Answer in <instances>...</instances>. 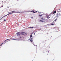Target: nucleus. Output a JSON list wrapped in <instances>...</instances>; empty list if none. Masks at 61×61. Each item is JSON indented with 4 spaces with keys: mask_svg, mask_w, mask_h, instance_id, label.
<instances>
[{
    "mask_svg": "<svg viewBox=\"0 0 61 61\" xmlns=\"http://www.w3.org/2000/svg\"><path fill=\"white\" fill-rule=\"evenodd\" d=\"M16 34H17V36H20L21 35V33L20 32H18Z\"/></svg>",
    "mask_w": 61,
    "mask_h": 61,
    "instance_id": "1",
    "label": "nucleus"
},
{
    "mask_svg": "<svg viewBox=\"0 0 61 61\" xmlns=\"http://www.w3.org/2000/svg\"><path fill=\"white\" fill-rule=\"evenodd\" d=\"M12 14V13H9L7 15H5V16H3V17L1 18V19H2V18H3V17H5V16H7V15H9L10 14Z\"/></svg>",
    "mask_w": 61,
    "mask_h": 61,
    "instance_id": "2",
    "label": "nucleus"
},
{
    "mask_svg": "<svg viewBox=\"0 0 61 61\" xmlns=\"http://www.w3.org/2000/svg\"><path fill=\"white\" fill-rule=\"evenodd\" d=\"M16 13H22V11L21 10H20L19 11L17 12Z\"/></svg>",
    "mask_w": 61,
    "mask_h": 61,
    "instance_id": "3",
    "label": "nucleus"
},
{
    "mask_svg": "<svg viewBox=\"0 0 61 61\" xmlns=\"http://www.w3.org/2000/svg\"><path fill=\"white\" fill-rule=\"evenodd\" d=\"M56 15L57 16H60V14L59 13H57L56 14Z\"/></svg>",
    "mask_w": 61,
    "mask_h": 61,
    "instance_id": "4",
    "label": "nucleus"
},
{
    "mask_svg": "<svg viewBox=\"0 0 61 61\" xmlns=\"http://www.w3.org/2000/svg\"><path fill=\"white\" fill-rule=\"evenodd\" d=\"M15 12V11H12V13H16V12Z\"/></svg>",
    "mask_w": 61,
    "mask_h": 61,
    "instance_id": "5",
    "label": "nucleus"
},
{
    "mask_svg": "<svg viewBox=\"0 0 61 61\" xmlns=\"http://www.w3.org/2000/svg\"><path fill=\"white\" fill-rule=\"evenodd\" d=\"M10 39L6 40L4 42H3V43H4V42H5V41H6L7 40H10Z\"/></svg>",
    "mask_w": 61,
    "mask_h": 61,
    "instance_id": "6",
    "label": "nucleus"
},
{
    "mask_svg": "<svg viewBox=\"0 0 61 61\" xmlns=\"http://www.w3.org/2000/svg\"><path fill=\"white\" fill-rule=\"evenodd\" d=\"M41 20H45V18H44L43 17H42L41 18Z\"/></svg>",
    "mask_w": 61,
    "mask_h": 61,
    "instance_id": "7",
    "label": "nucleus"
},
{
    "mask_svg": "<svg viewBox=\"0 0 61 61\" xmlns=\"http://www.w3.org/2000/svg\"><path fill=\"white\" fill-rule=\"evenodd\" d=\"M24 33H25V32H21V34H22V35H24Z\"/></svg>",
    "mask_w": 61,
    "mask_h": 61,
    "instance_id": "8",
    "label": "nucleus"
},
{
    "mask_svg": "<svg viewBox=\"0 0 61 61\" xmlns=\"http://www.w3.org/2000/svg\"><path fill=\"white\" fill-rule=\"evenodd\" d=\"M31 12H32V13H36V12H34V11L33 10H32Z\"/></svg>",
    "mask_w": 61,
    "mask_h": 61,
    "instance_id": "9",
    "label": "nucleus"
},
{
    "mask_svg": "<svg viewBox=\"0 0 61 61\" xmlns=\"http://www.w3.org/2000/svg\"><path fill=\"white\" fill-rule=\"evenodd\" d=\"M32 37V35H31L30 36V37Z\"/></svg>",
    "mask_w": 61,
    "mask_h": 61,
    "instance_id": "10",
    "label": "nucleus"
},
{
    "mask_svg": "<svg viewBox=\"0 0 61 61\" xmlns=\"http://www.w3.org/2000/svg\"><path fill=\"white\" fill-rule=\"evenodd\" d=\"M56 13V10H55L54 11V13L55 14V13Z\"/></svg>",
    "mask_w": 61,
    "mask_h": 61,
    "instance_id": "11",
    "label": "nucleus"
},
{
    "mask_svg": "<svg viewBox=\"0 0 61 61\" xmlns=\"http://www.w3.org/2000/svg\"><path fill=\"white\" fill-rule=\"evenodd\" d=\"M30 41L31 42V43H32V41H33L32 40H30Z\"/></svg>",
    "mask_w": 61,
    "mask_h": 61,
    "instance_id": "12",
    "label": "nucleus"
},
{
    "mask_svg": "<svg viewBox=\"0 0 61 61\" xmlns=\"http://www.w3.org/2000/svg\"><path fill=\"white\" fill-rule=\"evenodd\" d=\"M36 12H38V13H41V12H40H40H39V11L37 12V11H36Z\"/></svg>",
    "mask_w": 61,
    "mask_h": 61,
    "instance_id": "13",
    "label": "nucleus"
},
{
    "mask_svg": "<svg viewBox=\"0 0 61 61\" xmlns=\"http://www.w3.org/2000/svg\"><path fill=\"white\" fill-rule=\"evenodd\" d=\"M39 21L40 22H43V21H42V20H40V21Z\"/></svg>",
    "mask_w": 61,
    "mask_h": 61,
    "instance_id": "14",
    "label": "nucleus"
},
{
    "mask_svg": "<svg viewBox=\"0 0 61 61\" xmlns=\"http://www.w3.org/2000/svg\"><path fill=\"white\" fill-rule=\"evenodd\" d=\"M33 28V27H29V28Z\"/></svg>",
    "mask_w": 61,
    "mask_h": 61,
    "instance_id": "15",
    "label": "nucleus"
},
{
    "mask_svg": "<svg viewBox=\"0 0 61 61\" xmlns=\"http://www.w3.org/2000/svg\"><path fill=\"white\" fill-rule=\"evenodd\" d=\"M39 16H40V17H41V16H42V15H39Z\"/></svg>",
    "mask_w": 61,
    "mask_h": 61,
    "instance_id": "16",
    "label": "nucleus"
},
{
    "mask_svg": "<svg viewBox=\"0 0 61 61\" xmlns=\"http://www.w3.org/2000/svg\"><path fill=\"white\" fill-rule=\"evenodd\" d=\"M51 25H55V24L54 23H52V24Z\"/></svg>",
    "mask_w": 61,
    "mask_h": 61,
    "instance_id": "17",
    "label": "nucleus"
},
{
    "mask_svg": "<svg viewBox=\"0 0 61 61\" xmlns=\"http://www.w3.org/2000/svg\"><path fill=\"white\" fill-rule=\"evenodd\" d=\"M57 19H56L54 21H54H56V20Z\"/></svg>",
    "mask_w": 61,
    "mask_h": 61,
    "instance_id": "18",
    "label": "nucleus"
},
{
    "mask_svg": "<svg viewBox=\"0 0 61 61\" xmlns=\"http://www.w3.org/2000/svg\"><path fill=\"white\" fill-rule=\"evenodd\" d=\"M51 14L52 13H50V14H49V15H51Z\"/></svg>",
    "mask_w": 61,
    "mask_h": 61,
    "instance_id": "19",
    "label": "nucleus"
},
{
    "mask_svg": "<svg viewBox=\"0 0 61 61\" xmlns=\"http://www.w3.org/2000/svg\"><path fill=\"white\" fill-rule=\"evenodd\" d=\"M3 7V5H2L0 7V8H1V7Z\"/></svg>",
    "mask_w": 61,
    "mask_h": 61,
    "instance_id": "20",
    "label": "nucleus"
},
{
    "mask_svg": "<svg viewBox=\"0 0 61 61\" xmlns=\"http://www.w3.org/2000/svg\"><path fill=\"white\" fill-rule=\"evenodd\" d=\"M20 38H22V37H21V36H20Z\"/></svg>",
    "mask_w": 61,
    "mask_h": 61,
    "instance_id": "21",
    "label": "nucleus"
},
{
    "mask_svg": "<svg viewBox=\"0 0 61 61\" xmlns=\"http://www.w3.org/2000/svg\"><path fill=\"white\" fill-rule=\"evenodd\" d=\"M3 44V43L0 46H2V44Z\"/></svg>",
    "mask_w": 61,
    "mask_h": 61,
    "instance_id": "22",
    "label": "nucleus"
},
{
    "mask_svg": "<svg viewBox=\"0 0 61 61\" xmlns=\"http://www.w3.org/2000/svg\"><path fill=\"white\" fill-rule=\"evenodd\" d=\"M4 21H6V20H4Z\"/></svg>",
    "mask_w": 61,
    "mask_h": 61,
    "instance_id": "23",
    "label": "nucleus"
},
{
    "mask_svg": "<svg viewBox=\"0 0 61 61\" xmlns=\"http://www.w3.org/2000/svg\"><path fill=\"white\" fill-rule=\"evenodd\" d=\"M27 12V11H26L25 12Z\"/></svg>",
    "mask_w": 61,
    "mask_h": 61,
    "instance_id": "24",
    "label": "nucleus"
},
{
    "mask_svg": "<svg viewBox=\"0 0 61 61\" xmlns=\"http://www.w3.org/2000/svg\"><path fill=\"white\" fill-rule=\"evenodd\" d=\"M60 10V9H59V10L57 9V10Z\"/></svg>",
    "mask_w": 61,
    "mask_h": 61,
    "instance_id": "25",
    "label": "nucleus"
},
{
    "mask_svg": "<svg viewBox=\"0 0 61 61\" xmlns=\"http://www.w3.org/2000/svg\"><path fill=\"white\" fill-rule=\"evenodd\" d=\"M13 40H14V39Z\"/></svg>",
    "mask_w": 61,
    "mask_h": 61,
    "instance_id": "26",
    "label": "nucleus"
},
{
    "mask_svg": "<svg viewBox=\"0 0 61 61\" xmlns=\"http://www.w3.org/2000/svg\"><path fill=\"white\" fill-rule=\"evenodd\" d=\"M34 35H35V33H34Z\"/></svg>",
    "mask_w": 61,
    "mask_h": 61,
    "instance_id": "27",
    "label": "nucleus"
},
{
    "mask_svg": "<svg viewBox=\"0 0 61 61\" xmlns=\"http://www.w3.org/2000/svg\"><path fill=\"white\" fill-rule=\"evenodd\" d=\"M31 18H33V17H31Z\"/></svg>",
    "mask_w": 61,
    "mask_h": 61,
    "instance_id": "28",
    "label": "nucleus"
},
{
    "mask_svg": "<svg viewBox=\"0 0 61 61\" xmlns=\"http://www.w3.org/2000/svg\"><path fill=\"white\" fill-rule=\"evenodd\" d=\"M0 20H1V19H0Z\"/></svg>",
    "mask_w": 61,
    "mask_h": 61,
    "instance_id": "29",
    "label": "nucleus"
}]
</instances>
